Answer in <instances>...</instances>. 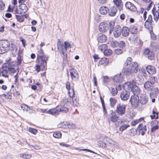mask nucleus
I'll return each mask as SVG.
<instances>
[{
  "instance_id": "obj_20",
  "label": "nucleus",
  "mask_w": 159,
  "mask_h": 159,
  "mask_svg": "<svg viewBox=\"0 0 159 159\" xmlns=\"http://www.w3.org/2000/svg\"><path fill=\"white\" fill-rule=\"evenodd\" d=\"M152 12L153 15L154 20L157 22L159 18V9L156 11L155 9L153 8L152 10Z\"/></svg>"
},
{
  "instance_id": "obj_26",
  "label": "nucleus",
  "mask_w": 159,
  "mask_h": 159,
  "mask_svg": "<svg viewBox=\"0 0 159 159\" xmlns=\"http://www.w3.org/2000/svg\"><path fill=\"white\" fill-rule=\"evenodd\" d=\"M130 33L133 34H136L138 31L137 27L135 25H132L130 27Z\"/></svg>"
},
{
  "instance_id": "obj_62",
  "label": "nucleus",
  "mask_w": 159,
  "mask_h": 159,
  "mask_svg": "<svg viewBox=\"0 0 159 159\" xmlns=\"http://www.w3.org/2000/svg\"><path fill=\"white\" fill-rule=\"evenodd\" d=\"M139 120H134L131 122V125L132 126H134L139 122Z\"/></svg>"
},
{
  "instance_id": "obj_6",
  "label": "nucleus",
  "mask_w": 159,
  "mask_h": 159,
  "mask_svg": "<svg viewBox=\"0 0 159 159\" xmlns=\"http://www.w3.org/2000/svg\"><path fill=\"white\" fill-rule=\"evenodd\" d=\"M125 105L120 103L117 106L116 109V112L120 115L124 114L125 112Z\"/></svg>"
},
{
  "instance_id": "obj_51",
  "label": "nucleus",
  "mask_w": 159,
  "mask_h": 159,
  "mask_svg": "<svg viewBox=\"0 0 159 159\" xmlns=\"http://www.w3.org/2000/svg\"><path fill=\"white\" fill-rule=\"evenodd\" d=\"M129 126V125H122L120 127V130L121 131H123L124 130L126 129Z\"/></svg>"
},
{
  "instance_id": "obj_17",
  "label": "nucleus",
  "mask_w": 159,
  "mask_h": 159,
  "mask_svg": "<svg viewBox=\"0 0 159 159\" xmlns=\"http://www.w3.org/2000/svg\"><path fill=\"white\" fill-rule=\"evenodd\" d=\"M40 110L42 112L46 113L54 116H55V114L58 112V111L55 110V109L54 108L48 110L47 109H41Z\"/></svg>"
},
{
  "instance_id": "obj_5",
  "label": "nucleus",
  "mask_w": 159,
  "mask_h": 159,
  "mask_svg": "<svg viewBox=\"0 0 159 159\" xmlns=\"http://www.w3.org/2000/svg\"><path fill=\"white\" fill-rule=\"evenodd\" d=\"M28 8L25 4H21L19 6V8L16 10V13L24 15L27 11Z\"/></svg>"
},
{
  "instance_id": "obj_57",
  "label": "nucleus",
  "mask_w": 159,
  "mask_h": 159,
  "mask_svg": "<svg viewBox=\"0 0 159 159\" xmlns=\"http://www.w3.org/2000/svg\"><path fill=\"white\" fill-rule=\"evenodd\" d=\"M109 80V79L107 76H103V81L104 83H107Z\"/></svg>"
},
{
  "instance_id": "obj_2",
  "label": "nucleus",
  "mask_w": 159,
  "mask_h": 159,
  "mask_svg": "<svg viewBox=\"0 0 159 159\" xmlns=\"http://www.w3.org/2000/svg\"><path fill=\"white\" fill-rule=\"evenodd\" d=\"M14 67V64L12 63L11 62L8 64L3 65L2 68L0 70L2 76L5 78H7L8 77L7 74L9 73H14L16 72V70Z\"/></svg>"
},
{
  "instance_id": "obj_25",
  "label": "nucleus",
  "mask_w": 159,
  "mask_h": 159,
  "mask_svg": "<svg viewBox=\"0 0 159 159\" xmlns=\"http://www.w3.org/2000/svg\"><path fill=\"white\" fill-rule=\"evenodd\" d=\"M131 91H132L134 95H137L140 92V89L136 85H134Z\"/></svg>"
},
{
  "instance_id": "obj_46",
  "label": "nucleus",
  "mask_w": 159,
  "mask_h": 159,
  "mask_svg": "<svg viewBox=\"0 0 159 159\" xmlns=\"http://www.w3.org/2000/svg\"><path fill=\"white\" fill-rule=\"evenodd\" d=\"M21 107L24 111H25L26 112L28 111V109H29V107L25 104H21Z\"/></svg>"
},
{
  "instance_id": "obj_50",
  "label": "nucleus",
  "mask_w": 159,
  "mask_h": 159,
  "mask_svg": "<svg viewBox=\"0 0 159 159\" xmlns=\"http://www.w3.org/2000/svg\"><path fill=\"white\" fill-rule=\"evenodd\" d=\"M23 15H21V16L16 15V18L18 21L22 22L24 21V19L23 16H22Z\"/></svg>"
},
{
  "instance_id": "obj_59",
  "label": "nucleus",
  "mask_w": 159,
  "mask_h": 159,
  "mask_svg": "<svg viewBox=\"0 0 159 159\" xmlns=\"http://www.w3.org/2000/svg\"><path fill=\"white\" fill-rule=\"evenodd\" d=\"M79 104L78 100L76 99H73V105L74 106H77Z\"/></svg>"
},
{
  "instance_id": "obj_8",
  "label": "nucleus",
  "mask_w": 159,
  "mask_h": 159,
  "mask_svg": "<svg viewBox=\"0 0 159 159\" xmlns=\"http://www.w3.org/2000/svg\"><path fill=\"white\" fill-rule=\"evenodd\" d=\"M143 54L147 56V57L149 60H152L154 57V54L153 52L150 51L148 48H146L143 50Z\"/></svg>"
},
{
  "instance_id": "obj_1",
  "label": "nucleus",
  "mask_w": 159,
  "mask_h": 159,
  "mask_svg": "<svg viewBox=\"0 0 159 159\" xmlns=\"http://www.w3.org/2000/svg\"><path fill=\"white\" fill-rule=\"evenodd\" d=\"M48 57L46 56L44 54V52L42 48L38 51L36 65V70L38 72H39L41 69L43 70L45 69L47 66L46 61L48 60Z\"/></svg>"
},
{
  "instance_id": "obj_9",
  "label": "nucleus",
  "mask_w": 159,
  "mask_h": 159,
  "mask_svg": "<svg viewBox=\"0 0 159 159\" xmlns=\"http://www.w3.org/2000/svg\"><path fill=\"white\" fill-rule=\"evenodd\" d=\"M121 28L120 26L117 25L115 26L113 31V35L115 38H117L120 36L121 33Z\"/></svg>"
},
{
  "instance_id": "obj_24",
  "label": "nucleus",
  "mask_w": 159,
  "mask_h": 159,
  "mask_svg": "<svg viewBox=\"0 0 159 159\" xmlns=\"http://www.w3.org/2000/svg\"><path fill=\"white\" fill-rule=\"evenodd\" d=\"M146 70L148 73L150 74H154L156 72L155 67L152 66H149L146 67Z\"/></svg>"
},
{
  "instance_id": "obj_58",
  "label": "nucleus",
  "mask_w": 159,
  "mask_h": 159,
  "mask_svg": "<svg viewBox=\"0 0 159 159\" xmlns=\"http://www.w3.org/2000/svg\"><path fill=\"white\" fill-rule=\"evenodd\" d=\"M115 52L116 54L117 55H119L122 53L123 52L122 50L120 49H116L115 51Z\"/></svg>"
},
{
  "instance_id": "obj_36",
  "label": "nucleus",
  "mask_w": 159,
  "mask_h": 159,
  "mask_svg": "<svg viewBox=\"0 0 159 159\" xmlns=\"http://www.w3.org/2000/svg\"><path fill=\"white\" fill-rule=\"evenodd\" d=\"M9 50L12 51V52H16L17 50V48L15 44L11 43L10 46H9Z\"/></svg>"
},
{
  "instance_id": "obj_21",
  "label": "nucleus",
  "mask_w": 159,
  "mask_h": 159,
  "mask_svg": "<svg viewBox=\"0 0 159 159\" xmlns=\"http://www.w3.org/2000/svg\"><path fill=\"white\" fill-rule=\"evenodd\" d=\"M0 45L1 46L3 47L6 48L7 50H9L10 43L7 40H0Z\"/></svg>"
},
{
  "instance_id": "obj_39",
  "label": "nucleus",
  "mask_w": 159,
  "mask_h": 159,
  "mask_svg": "<svg viewBox=\"0 0 159 159\" xmlns=\"http://www.w3.org/2000/svg\"><path fill=\"white\" fill-rule=\"evenodd\" d=\"M131 60L132 58L131 57L128 58L126 61V62L124 63V66L127 67L129 65V66H130L132 63L131 62Z\"/></svg>"
},
{
  "instance_id": "obj_41",
  "label": "nucleus",
  "mask_w": 159,
  "mask_h": 159,
  "mask_svg": "<svg viewBox=\"0 0 159 159\" xmlns=\"http://www.w3.org/2000/svg\"><path fill=\"white\" fill-rule=\"evenodd\" d=\"M53 136L55 138L59 139L61 138V134L60 132H55L53 133Z\"/></svg>"
},
{
  "instance_id": "obj_53",
  "label": "nucleus",
  "mask_w": 159,
  "mask_h": 159,
  "mask_svg": "<svg viewBox=\"0 0 159 159\" xmlns=\"http://www.w3.org/2000/svg\"><path fill=\"white\" fill-rule=\"evenodd\" d=\"M157 80V78L155 77L151 76L150 77L149 80L153 84H154L155 81Z\"/></svg>"
},
{
  "instance_id": "obj_11",
  "label": "nucleus",
  "mask_w": 159,
  "mask_h": 159,
  "mask_svg": "<svg viewBox=\"0 0 159 159\" xmlns=\"http://www.w3.org/2000/svg\"><path fill=\"white\" fill-rule=\"evenodd\" d=\"M136 130L139 131L142 135H143L147 130L146 126L145 125H143L142 123H140L138 125Z\"/></svg>"
},
{
  "instance_id": "obj_40",
  "label": "nucleus",
  "mask_w": 159,
  "mask_h": 159,
  "mask_svg": "<svg viewBox=\"0 0 159 159\" xmlns=\"http://www.w3.org/2000/svg\"><path fill=\"white\" fill-rule=\"evenodd\" d=\"M109 101L111 106L112 107H113L116 102V100L114 98H110Z\"/></svg>"
},
{
  "instance_id": "obj_18",
  "label": "nucleus",
  "mask_w": 159,
  "mask_h": 159,
  "mask_svg": "<svg viewBox=\"0 0 159 159\" xmlns=\"http://www.w3.org/2000/svg\"><path fill=\"white\" fill-rule=\"evenodd\" d=\"M110 112L109 117L110 121L113 122H116L118 117L116 115V113L112 111H111Z\"/></svg>"
},
{
  "instance_id": "obj_61",
  "label": "nucleus",
  "mask_w": 159,
  "mask_h": 159,
  "mask_svg": "<svg viewBox=\"0 0 159 159\" xmlns=\"http://www.w3.org/2000/svg\"><path fill=\"white\" fill-rule=\"evenodd\" d=\"M151 35V38L152 39L154 40L156 39L155 35L152 32V31L149 32Z\"/></svg>"
},
{
  "instance_id": "obj_12",
  "label": "nucleus",
  "mask_w": 159,
  "mask_h": 159,
  "mask_svg": "<svg viewBox=\"0 0 159 159\" xmlns=\"http://www.w3.org/2000/svg\"><path fill=\"white\" fill-rule=\"evenodd\" d=\"M138 65L136 62H132L129 67H128L130 72L136 73L138 69Z\"/></svg>"
},
{
  "instance_id": "obj_3",
  "label": "nucleus",
  "mask_w": 159,
  "mask_h": 159,
  "mask_svg": "<svg viewBox=\"0 0 159 159\" xmlns=\"http://www.w3.org/2000/svg\"><path fill=\"white\" fill-rule=\"evenodd\" d=\"M68 103V101L66 99H63L62 102L61 103V107L59 108H55V110L58 111L55 116H56L58 114L59 112H62L63 113L66 112L68 111L67 108V104Z\"/></svg>"
},
{
  "instance_id": "obj_56",
  "label": "nucleus",
  "mask_w": 159,
  "mask_h": 159,
  "mask_svg": "<svg viewBox=\"0 0 159 159\" xmlns=\"http://www.w3.org/2000/svg\"><path fill=\"white\" fill-rule=\"evenodd\" d=\"M70 46L69 43L67 42H65L64 43V47L65 49L66 50L67 48H68Z\"/></svg>"
},
{
  "instance_id": "obj_30",
  "label": "nucleus",
  "mask_w": 159,
  "mask_h": 159,
  "mask_svg": "<svg viewBox=\"0 0 159 159\" xmlns=\"http://www.w3.org/2000/svg\"><path fill=\"white\" fill-rule=\"evenodd\" d=\"M113 2L120 10L122 8V6L121 0H113Z\"/></svg>"
},
{
  "instance_id": "obj_31",
  "label": "nucleus",
  "mask_w": 159,
  "mask_h": 159,
  "mask_svg": "<svg viewBox=\"0 0 159 159\" xmlns=\"http://www.w3.org/2000/svg\"><path fill=\"white\" fill-rule=\"evenodd\" d=\"M61 40H59L58 41L57 43V49L60 52H61L64 51L63 45L61 43Z\"/></svg>"
},
{
  "instance_id": "obj_52",
  "label": "nucleus",
  "mask_w": 159,
  "mask_h": 159,
  "mask_svg": "<svg viewBox=\"0 0 159 159\" xmlns=\"http://www.w3.org/2000/svg\"><path fill=\"white\" fill-rule=\"evenodd\" d=\"M8 51V50L6 48H4L3 46H1L0 45V54L5 53Z\"/></svg>"
},
{
  "instance_id": "obj_33",
  "label": "nucleus",
  "mask_w": 159,
  "mask_h": 159,
  "mask_svg": "<svg viewBox=\"0 0 159 159\" xmlns=\"http://www.w3.org/2000/svg\"><path fill=\"white\" fill-rule=\"evenodd\" d=\"M152 23L146 21L145 23V27L149 30V32L152 31Z\"/></svg>"
},
{
  "instance_id": "obj_22",
  "label": "nucleus",
  "mask_w": 159,
  "mask_h": 159,
  "mask_svg": "<svg viewBox=\"0 0 159 159\" xmlns=\"http://www.w3.org/2000/svg\"><path fill=\"white\" fill-rule=\"evenodd\" d=\"M158 122L157 120H154L151 122V124L152 126L151 132H154L156 130L158 129Z\"/></svg>"
},
{
  "instance_id": "obj_49",
  "label": "nucleus",
  "mask_w": 159,
  "mask_h": 159,
  "mask_svg": "<svg viewBox=\"0 0 159 159\" xmlns=\"http://www.w3.org/2000/svg\"><path fill=\"white\" fill-rule=\"evenodd\" d=\"M114 23L112 22L110 23L109 34H111L114 28Z\"/></svg>"
},
{
  "instance_id": "obj_15",
  "label": "nucleus",
  "mask_w": 159,
  "mask_h": 159,
  "mask_svg": "<svg viewBox=\"0 0 159 159\" xmlns=\"http://www.w3.org/2000/svg\"><path fill=\"white\" fill-rule=\"evenodd\" d=\"M66 88L68 89V94L70 98H73L74 96V90L73 88H70V82H67L66 83Z\"/></svg>"
},
{
  "instance_id": "obj_27",
  "label": "nucleus",
  "mask_w": 159,
  "mask_h": 159,
  "mask_svg": "<svg viewBox=\"0 0 159 159\" xmlns=\"http://www.w3.org/2000/svg\"><path fill=\"white\" fill-rule=\"evenodd\" d=\"M108 11H109V9L106 7H102L99 9L100 13L103 15H105L106 14Z\"/></svg>"
},
{
  "instance_id": "obj_44",
  "label": "nucleus",
  "mask_w": 159,
  "mask_h": 159,
  "mask_svg": "<svg viewBox=\"0 0 159 159\" xmlns=\"http://www.w3.org/2000/svg\"><path fill=\"white\" fill-rule=\"evenodd\" d=\"M117 11V9L115 7H113L111 10V12L109 13V15L111 16H114L116 14Z\"/></svg>"
},
{
  "instance_id": "obj_35",
  "label": "nucleus",
  "mask_w": 159,
  "mask_h": 159,
  "mask_svg": "<svg viewBox=\"0 0 159 159\" xmlns=\"http://www.w3.org/2000/svg\"><path fill=\"white\" fill-rule=\"evenodd\" d=\"M64 125L66 126H65L66 128L69 129H74L76 127L75 125L72 123L70 124L69 123L66 122L65 123Z\"/></svg>"
},
{
  "instance_id": "obj_43",
  "label": "nucleus",
  "mask_w": 159,
  "mask_h": 159,
  "mask_svg": "<svg viewBox=\"0 0 159 159\" xmlns=\"http://www.w3.org/2000/svg\"><path fill=\"white\" fill-rule=\"evenodd\" d=\"M152 115H151L150 116L151 118L152 119H157L158 118V112H155L154 110H153L152 111Z\"/></svg>"
},
{
  "instance_id": "obj_14",
  "label": "nucleus",
  "mask_w": 159,
  "mask_h": 159,
  "mask_svg": "<svg viewBox=\"0 0 159 159\" xmlns=\"http://www.w3.org/2000/svg\"><path fill=\"white\" fill-rule=\"evenodd\" d=\"M135 83V82L133 81L132 82H127L124 83V87L125 89L129 90L128 91H131L134 85V84Z\"/></svg>"
},
{
  "instance_id": "obj_42",
  "label": "nucleus",
  "mask_w": 159,
  "mask_h": 159,
  "mask_svg": "<svg viewBox=\"0 0 159 159\" xmlns=\"http://www.w3.org/2000/svg\"><path fill=\"white\" fill-rule=\"evenodd\" d=\"M112 53V51L110 49H106L104 51V54L105 56H108L111 55Z\"/></svg>"
},
{
  "instance_id": "obj_38",
  "label": "nucleus",
  "mask_w": 159,
  "mask_h": 159,
  "mask_svg": "<svg viewBox=\"0 0 159 159\" xmlns=\"http://www.w3.org/2000/svg\"><path fill=\"white\" fill-rule=\"evenodd\" d=\"M151 91L150 93V95L151 98L152 97V96L156 95L158 93V90L157 88H154L152 89H151Z\"/></svg>"
},
{
  "instance_id": "obj_55",
  "label": "nucleus",
  "mask_w": 159,
  "mask_h": 159,
  "mask_svg": "<svg viewBox=\"0 0 159 159\" xmlns=\"http://www.w3.org/2000/svg\"><path fill=\"white\" fill-rule=\"evenodd\" d=\"M29 130L30 132L34 134H36L37 132V131L36 129L31 128H29Z\"/></svg>"
},
{
  "instance_id": "obj_16",
  "label": "nucleus",
  "mask_w": 159,
  "mask_h": 159,
  "mask_svg": "<svg viewBox=\"0 0 159 159\" xmlns=\"http://www.w3.org/2000/svg\"><path fill=\"white\" fill-rule=\"evenodd\" d=\"M113 80L116 83H120L124 80V77L121 73L117 74L114 76L113 78Z\"/></svg>"
},
{
  "instance_id": "obj_34",
  "label": "nucleus",
  "mask_w": 159,
  "mask_h": 159,
  "mask_svg": "<svg viewBox=\"0 0 159 159\" xmlns=\"http://www.w3.org/2000/svg\"><path fill=\"white\" fill-rule=\"evenodd\" d=\"M152 84L150 81H147L144 84V87L147 90H148L150 89H151V87Z\"/></svg>"
},
{
  "instance_id": "obj_48",
  "label": "nucleus",
  "mask_w": 159,
  "mask_h": 159,
  "mask_svg": "<svg viewBox=\"0 0 159 159\" xmlns=\"http://www.w3.org/2000/svg\"><path fill=\"white\" fill-rule=\"evenodd\" d=\"M117 89L116 88H111V93L112 96H115L117 94Z\"/></svg>"
},
{
  "instance_id": "obj_29",
  "label": "nucleus",
  "mask_w": 159,
  "mask_h": 159,
  "mask_svg": "<svg viewBox=\"0 0 159 159\" xmlns=\"http://www.w3.org/2000/svg\"><path fill=\"white\" fill-rule=\"evenodd\" d=\"M129 29L126 27H123L122 34L123 36L126 37L129 35Z\"/></svg>"
},
{
  "instance_id": "obj_45",
  "label": "nucleus",
  "mask_w": 159,
  "mask_h": 159,
  "mask_svg": "<svg viewBox=\"0 0 159 159\" xmlns=\"http://www.w3.org/2000/svg\"><path fill=\"white\" fill-rule=\"evenodd\" d=\"M107 47V45L105 44H102L99 46L98 48V49L100 50L101 51H102L103 50L104 51Z\"/></svg>"
},
{
  "instance_id": "obj_64",
  "label": "nucleus",
  "mask_w": 159,
  "mask_h": 159,
  "mask_svg": "<svg viewBox=\"0 0 159 159\" xmlns=\"http://www.w3.org/2000/svg\"><path fill=\"white\" fill-rule=\"evenodd\" d=\"M152 16L151 15L148 16V19L146 21H148L149 22L152 23Z\"/></svg>"
},
{
  "instance_id": "obj_54",
  "label": "nucleus",
  "mask_w": 159,
  "mask_h": 159,
  "mask_svg": "<svg viewBox=\"0 0 159 159\" xmlns=\"http://www.w3.org/2000/svg\"><path fill=\"white\" fill-rule=\"evenodd\" d=\"M119 45L121 48H124L125 46V42L123 41H120L119 43Z\"/></svg>"
},
{
  "instance_id": "obj_60",
  "label": "nucleus",
  "mask_w": 159,
  "mask_h": 159,
  "mask_svg": "<svg viewBox=\"0 0 159 159\" xmlns=\"http://www.w3.org/2000/svg\"><path fill=\"white\" fill-rule=\"evenodd\" d=\"M5 8V4L2 1H0V10H2Z\"/></svg>"
},
{
  "instance_id": "obj_23",
  "label": "nucleus",
  "mask_w": 159,
  "mask_h": 159,
  "mask_svg": "<svg viewBox=\"0 0 159 159\" xmlns=\"http://www.w3.org/2000/svg\"><path fill=\"white\" fill-rule=\"evenodd\" d=\"M126 8L132 11H135L136 8L130 2H127L125 5Z\"/></svg>"
},
{
  "instance_id": "obj_63",
  "label": "nucleus",
  "mask_w": 159,
  "mask_h": 159,
  "mask_svg": "<svg viewBox=\"0 0 159 159\" xmlns=\"http://www.w3.org/2000/svg\"><path fill=\"white\" fill-rule=\"evenodd\" d=\"M93 80L94 82V85L97 86V79L96 77L95 76V74H94Z\"/></svg>"
},
{
  "instance_id": "obj_47",
  "label": "nucleus",
  "mask_w": 159,
  "mask_h": 159,
  "mask_svg": "<svg viewBox=\"0 0 159 159\" xmlns=\"http://www.w3.org/2000/svg\"><path fill=\"white\" fill-rule=\"evenodd\" d=\"M119 45V43L116 41H112L111 43V45L113 48H115Z\"/></svg>"
},
{
  "instance_id": "obj_4",
  "label": "nucleus",
  "mask_w": 159,
  "mask_h": 159,
  "mask_svg": "<svg viewBox=\"0 0 159 159\" xmlns=\"http://www.w3.org/2000/svg\"><path fill=\"white\" fill-rule=\"evenodd\" d=\"M139 98L137 95H133L131 96L130 102L133 107H137L139 104Z\"/></svg>"
},
{
  "instance_id": "obj_32",
  "label": "nucleus",
  "mask_w": 159,
  "mask_h": 159,
  "mask_svg": "<svg viewBox=\"0 0 159 159\" xmlns=\"http://www.w3.org/2000/svg\"><path fill=\"white\" fill-rule=\"evenodd\" d=\"M100 63L104 66H107L109 63L108 60L106 58L104 57L100 61Z\"/></svg>"
},
{
  "instance_id": "obj_28",
  "label": "nucleus",
  "mask_w": 159,
  "mask_h": 159,
  "mask_svg": "<svg viewBox=\"0 0 159 159\" xmlns=\"http://www.w3.org/2000/svg\"><path fill=\"white\" fill-rule=\"evenodd\" d=\"M148 101V98L146 96L142 95L140 97V102L141 104H145Z\"/></svg>"
},
{
  "instance_id": "obj_37",
  "label": "nucleus",
  "mask_w": 159,
  "mask_h": 159,
  "mask_svg": "<svg viewBox=\"0 0 159 159\" xmlns=\"http://www.w3.org/2000/svg\"><path fill=\"white\" fill-rule=\"evenodd\" d=\"M31 156L30 154L22 153L20 154V157L24 159H30Z\"/></svg>"
},
{
  "instance_id": "obj_10",
  "label": "nucleus",
  "mask_w": 159,
  "mask_h": 159,
  "mask_svg": "<svg viewBox=\"0 0 159 159\" xmlns=\"http://www.w3.org/2000/svg\"><path fill=\"white\" fill-rule=\"evenodd\" d=\"M71 78L73 80L76 81L79 78L78 73L75 69H72L70 70Z\"/></svg>"
},
{
  "instance_id": "obj_7",
  "label": "nucleus",
  "mask_w": 159,
  "mask_h": 159,
  "mask_svg": "<svg viewBox=\"0 0 159 159\" xmlns=\"http://www.w3.org/2000/svg\"><path fill=\"white\" fill-rule=\"evenodd\" d=\"M130 96L129 91L124 89L122 91L120 95V98L122 100L125 101L127 100Z\"/></svg>"
},
{
  "instance_id": "obj_19",
  "label": "nucleus",
  "mask_w": 159,
  "mask_h": 159,
  "mask_svg": "<svg viewBox=\"0 0 159 159\" xmlns=\"http://www.w3.org/2000/svg\"><path fill=\"white\" fill-rule=\"evenodd\" d=\"M97 38L98 42L100 43L105 42L107 40V37L105 35L102 33L98 34Z\"/></svg>"
},
{
  "instance_id": "obj_13",
  "label": "nucleus",
  "mask_w": 159,
  "mask_h": 159,
  "mask_svg": "<svg viewBox=\"0 0 159 159\" xmlns=\"http://www.w3.org/2000/svg\"><path fill=\"white\" fill-rule=\"evenodd\" d=\"M99 30L101 32L104 33L108 29V25L104 22H101L99 26Z\"/></svg>"
}]
</instances>
